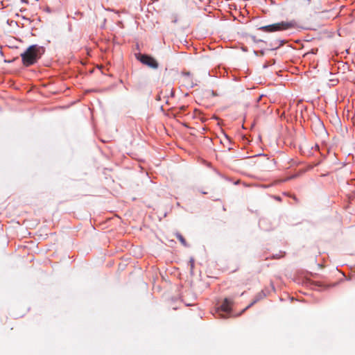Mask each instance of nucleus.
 I'll use <instances>...</instances> for the list:
<instances>
[{
  "instance_id": "obj_9",
  "label": "nucleus",
  "mask_w": 355,
  "mask_h": 355,
  "mask_svg": "<svg viewBox=\"0 0 355 355\" xmlns=\"http://www.w3.org/2000/svg\"><path fill=\"white\" fill-rule=\"evenodd\" d=\"M187 83H188V85H190L191 86L193 85V83L192 82H191L190 83L187 82Z\"/></svg>"
},
{
  "instance_id": "obj_2",
  "label": "nucleus",
  "mask_w": 355,
  "mask_h": 355,
  "mask_svg": "<svg viewBox=\"0 0 355 355\" xmlns=\"http://www.w3.org/2000/svg\"><path fill=\"white\" fill-rule=\"evenodd\" d=\"M295 26V21H281L259 28L263 32L282 31L293 28Z\"/></svg>"
},
{
  "instance_id": "obj_6",
  "label": "nucleus",
  "mask_w": 355,
  "mask_h": 355,
  "mask_svg": "<svg viewBox=\"0 0 355 355\" xmlns=\"http://www.w3.org/2000/svg\"><path fill=\"white\" fill-rule=\"evenodd\" d=\"M182 75L184 77V78L189 79V78L190 76V73L189 72H183Z\"/></svg>"
},
{
  "instance_id": "obj_3",
  "label": "nucleus",
  "mask_w": 355,
  "mask_h": 355,
  "mask_svg": "<svg viewBox=\"0 0 355 355\" xmlns=\"http://www.w3.org/2000/svg\"><path fill=\"white\" fill-rule=\"evenodd\" d=\"M137 58L142 64L147 65L150 68L157 69L158 67V62L150 55L146 54H138Z\"/></svg>"
},
{
  "instance_id": "obj_8",
  "label": "nucleus",
  "mask_w": 355,
  "mask_h": 355,
  "mask_svg": "<svg viewBox=\"0 0 355 355\" xmlns=\"http://www.w3.org/2000/svg\"><path fill=\"white\" fill-rule=\"evenodd\" d=\"M255 302H256V301L252 302L250 304H249V306H247V308H246V309H248V308L250 307V306H251L252 304H254Z\"/></svg>"
},
{
  "instance_id": "obj_5",
  "label": "nucleus",
  "mask_w": 355,
  "mask_h": 355,
  "mask_svg": "<svg viewBox=\"0 0 355 355\" xmlns=\"http://www.w3.org/2000/svg\"><path fill=\"white\" fill-rule=\"evenodd\" d=\"M176 238L180 241V243L184 246H187V241H186L185 239L182 236V234H180L179 233L176 234Z\"/></svg>"
},
{
  "instance_id": "obj_7",
  "label": "nucleus",
  "mask_w": 355,
  "mask_h": 355,
  "mask_svg": "<svg viewBox=\"0 0 355 355\" xmlns=\"http://www.w3.org/2000/svg\"><path fill=\"white\" fill-rule=\"evenodd\" d=\"M189 263H190L191 270H192L193 268V266H194V261H193V260L191 259L189 261Z\"/></svg>"
},
{
  "instance_id": "obj_4",
  "label": "nucleus",
  "mask_w": 355,
  "mask_h": 355,
  "mask_svg": "<svg viewBox=\"0 0 355 355\" xmlns=\"http://www.w3.org/2000/svg\"><path fill=\"white\" fill-rule=\"evenodd\" d=\"M234 304L233 299L226 297L224 299L223 303L218 309L225 313H230L232 311V306Z\"/></svg>"
},
{
  "instance_id": "obj_1",
  "label": "nucleus",
  "mask_w": 355,
  "mask_h": 355,
  "mask_svg": "<svg viewBox=\"0 0 355 355\" xmlns=\"http://www.w3.org/2000/svg\"><path fill=\"white\" fill-rule=\"evenodd\" d=\"M45 49L43 46L37 44L30 46L23 53L21 54L22 62L24 66L29 67L34 64L44 53Z\"/></svg>"
}]
</instances>
